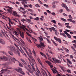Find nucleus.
<instances>
[{
	"mask_svg": "<svg viewBox=\"0 0 76 76\" xmlns=\"http://www.w3.org/2000/svg\"><path fill=\"white\" fill-rule=\"evenodd\" d=\"M6 68L7 69H12V68L10 66H7L6 67Z\"/></svg>",
	"mask_w": 76,
	"mask_h": 76,
	"instance_id": "31",
	"label": "nucleus"
},
{
	"mask_svg": "<svg viewBox=\"0 0 76 76\" xmlns=\"http://www.w3.org/2000/svg\"><path fill=\"white\" fill-rule=\"evenodd\" d=\"M1 72H10V71L7 69H2L1 70Z\"/></svg>",
	"mask_w": 76,
	"mask_h": 76,
	"instance_id": "18",
	"label": "nucleus"
},
{
	"mask_svg": "<svg viewBox=\"0 0 76 76\" xmlns=\"http://www.w3.org/2000/svg\"><path fill=\"white\" fill-rule=\"evenodd\" d=\"M10 51L14 52L15 51V47L13 46H11L10 47Z\"/></svg>",
	"mask_w": 76,
	"mask_h": 76,
	"instance_id": "8",
	"label": "nucleus"
},
{
	"mask_svg": "<svg viewBox=\"0 0 76 76\" xmlns=\"http://www.w3.org/2000/svg\"><path fill=\"white\" fill-rule=\"evenodd\" d=\"M65 26H68L69 25V23H65Z\"/></svg>",
	"mask_w": 76,
	"mask_h": 76,
	"instance_id": "63",
	"label": "nucleus"
},
{
	"mask_svg": "<svg viewBox=\"0 0 76 76\" xmlns=\"http://www.w3.org/2000/svg\"><path fill=\"white\" fill-rule=\"evenodd\" d=\"M52 30H53V31L54 32H58L57 30H56V28L53 27H52Z\"/></svg>",
	"mask_w": 76,
	"mask_h": 76,
	"instance_id": "24",
	"label": "nucleus"
},
{
	"mask_svg": "<svg viewBox=\"0 0 76 76\" xmlns=\"http://www.w3.org/2000/svg\"><path fill=\"white\" fill-rule=\"evenodd\" d=\"M61 19L62 20H63L64 22H66V20L64 18H61Z\"/></svg>",
	"mask_w": 76,
	"mask_h": 76,
	"instance_id": "32",
	"label": "nucleus"
},
{
	"mask_svg": "<svg viewBox=\"0 0 76 76\" xmlns=\"http://www.w3.org/2000/svg\"><path fill=\"white\" fill-rule=\"evenodd\" d=\"M26 34H27V35H28V36H29V37H32V36L30 34H29L28 33H26Z\"/></svg>",
	"mask_w": 76,
	"mask_h": 76,
	"instance_id": "49",
	"label": "nucleus"
},
{
	"mask_svg": "<svg viewBox=\"0 0 76 76\" xmlns=\"http://www.w3.org/2000/svg\"><path fill=\"white\" fill-rule=\"evenodd\" d=\"M60 35H62L64 37H65V38H67V36H66V35H65L63 33H60Z\"/></svg>",
	"mask_w": 76,
	"mask_h": 76,
	"instance_id": "23",
	"label": "nucleus"
},
{
	"mask_svg": "<svg viewBox=\"0 0 76 76\" xmlns=\"http://www.w3.org/2000/svg\"><path fill=\"white\" fill-rule=\"evenodd\" d=\"M14 45H15V46H16V47H17V48H18V50H19V51H21V50H20V49H19V47H20L19 46H18V45H16V44H15V43H14Z\"/></svg>",
	"mask_w": 76,
	"mask_h": 76,
	"instance_id": "22",
	"label": "nucleus"
},
{
	"mask_svg": "<svg viewBox=\"0 0 76 76\" xmlns=\"http://www.w3.org/2000/svg\"><path fill=\"white\" fill-rule=\"evenodd\" d=\"M27 20L28 23H30L31 22V20L29 19H27Z\"/></svg>",
	"mask_w": 76,
	"mask_h": 76,
	"instance_id": "36",
	"label": "nucleus"
},
{
	"mask_svg": "<svg viewBox=\"0 0 76 76\" xmlns=\"http://www.w3.org/2000/svg\"><path fill=\"white\" fill-rule=\"evenodd\" d=\"M72 43H76V40L72 41Z\"/></svg>",
	"mask_w": 76,
	"mask_h": 76,
	"instance_id": "64",
	"label": "nucleus"
},
{
	"mask_svg": "<svg viewBox=\"0 0 76 76\" xmlns=\"http://www.w3.org/2000/svg\"><path fill=\"white\" fill-rule=\"evenodd\" d=\"M17 32L19 34H20L21 37L22 38H24V34L23 33V32H22V33L21 31L18 30V31Z\"/></svg>",
	"mask_w": 76,
	"mask_h": 76,
	"instance_id": "2",
	"label": "nucleus"
},
{
	"mask_svg": "<svg viewBox=\"0 0 76 76\" xmlns=\"http://www.w3.org/2000/svg\"><path fill=\"white\" fill-rule=\"evenodd\" d=\"M51 22L53 23H54V24H56V20H51Z\"/></svg>",
	"mask_w": 76,
	"mask_h": 76,
	"instance_id": "40",
	"label": "nucleus"
},
{
	"mask_svg": "<svg viewBox=\"0 0 76 76\" xmlns=\"http://www.w3.org/2000/svg\"><path fill=\"white\" fill-rule=\"evenodd\" d=\"M47 12L48 13H51V11H50L49 10H46Z\"/></svg>",
	"mask_w": 76,
	"mask_h": 76,
	"instance_id": "53",
	"label": "nucleus"
},
{
	"mask_svg": "<svg viewBox=\"0 0 76 76\" xmlns=\"http://www.w3.org/2000/svg\"><path fill=\"white\" fill-rule=\"evenodd\" d=\"M38 1H39V3H40V4H42L43 3L40 0H38Z\"/></svg>",
	"mask_w": 76,
	"mask_h": 76,
	"instance_id": "52",
	"label": "nucleus"
},
{
	"mask_svg": "<svg viewBox=\"0 0 76 76\" xmlns=\"http://www.w3.org/2000/svg\"><path fill=\"white\" fill-rule=\"evenodd\" d=\"M51 15H53V16H55L56 15V13H55L54 12H52L51 13Z\"/></svg>",
	"mask_w": 76,
	"mask_h": 76,
	"instance_id": "59",
	"label": "nucleus"
},
{
	"mask_svg": "<svg viewBox=\"0 0 76 76\" xmlns=\"http://www.w3.org/2000/svg\"><path fill=\"white\" fill-rule=\"evenodd\" d=\"M17 14H18V13L16 12V11H14L12 12L13 15H14L15 16H16V15H17Z\"/></svg>",
	"mask_w": 76,
	"mask_h": 76,
	"instance_id": "21",
	"label": "nucleus"
},
{
	"mask_svg": "<svg viewBox=\"0 0 76 76\" xmlns=\"http://www.w3.org/2000/svg\"><path fill=\"white\" fill-rule=\"evenodd\" d=\"M67 66H68L69 67H72V68L73 67V66H71L70 65H69V64H68V63H67Z\"/></svg>",
	"mask_w": 76,
	"mask_h": 76,
	"instance_id": "46",
	"label": "nucleus"
},
{
	"mask_svg": "<svg viewBox=\"0 0 76 76\" xmlns=\"http://www.w3.org/2000/svg\"><path fill=\"white\" fill-rule=\"evenodd\" d=\"M5 60V61H7L8 60V58L7 57L5 56H3L2 57H1L0 56V60Z\"/></svg>",
	"mask_w": 76,
	"mask_h": 76,
	"instance_id": "5",
	"label": "nucleus"
},
{
	"mask_svg": "<svg viewBox=\"0 0 76 76\" xmlns=\"http://www.w3.org/2000/svg\"><path fill=\"white\" fill-rule=\"evenodd\" d=\"M27 69L28 71V72H30V73H31V74H33V72L32 71H31V70H30L28 69Z\"/></svg>",
	"mask_w": 76,
	"mask_h": 76,
	"instance_id": "25",
	"label": "nucleus"
},
{
	"mask_svg": "<svg viewBox=\"0 0 76 76\" xmlns=\"http://www.w3.org/2000/svg\"><path fill=\"white\" fill-rule=\"evenodd\" d=\"M69 19H72V16H71V15H69Z\"/></svg>",
	"mask_w": 76,
	"mask_h": 76,
	"instance_id": "55",
	"label": "nucleus"
},
{
	"mask_svg": "<svg viewBox=\"0 0 76 76\" xmlns=\"http://www.w3.org/2000/svg\"><path fill=\"white\" fill-rule=\"evenodd\" d=\"M52 59L55 63H61V61L56 59V58H52Z\"/></svg>",
	"mask_w": 76,
	"mask_h": 76,
	"instance_id": "3",
	"label": "nucleus"
},
{
	"mask_svg": "<svg viewBox=\"0 0 76 76\" xmlns=\"http://www.w3.org/2000/svg\"><path fill=\"white\" fill-rule=\"evenodd\" d=\"M2 53H3V54H5V55H6V56H7V57H9V56H8V55H7V53H6V52H5L4 51H3L2 52Z\"/></svg>",
	"mask_w": 76,
	"mask_h": 76,
	"instance_id": "37",
	"label": "nucleus"
},
{
	"mask_svg": "<svg viewBox=\"0 0 76 76\" xmlns=\"http://www.w3.org/2000/svg\"><path fill=\"white\" fill-rule=\"evenodd\" d=\"M67 61H68V63H69V64H72V62H71V61H70V60H69V59H67Z\"/></svg>",
	"mask_w": 76,
	"mask_h": 76,
	"instance_id": "39",
	"label": "nucleus"
},
{
	"mask_svg": "<svg viewBox=\"0 0 76 76\" xmlns=\"http://www.w3.org/2000/svg\"><path fill=\"white\" fill-rule=\"evenodd\" d=\"M20 48V49L21 50H22V51L21 50L20 51L21 52V53H22V54L23 55L25 56V57H27V56H26V54H25V53L24 52H23V50H22V48H21V47H19Z\"/></svg>",
	"mask_w": 76,
	"mask_h": 76,
	"instance_id": "12",
	"label": "nucleus"
},
{
	"mask_svg": "<svg viewBox=\"0 0 76 76\" xmlns=\"http://www.w3.org/2000/svg\"><path fill=\"white\" fill-rule=\"evenodd\" d=\"M9 21V23H8V24L9 25V26H10V27H11V25L10 24V23H11V22H12V21L11 20Z\"/></svg>",
	"mask_w": 76,
	"mask_h": 76,
	"instance_id": "41",
	"label": "nucleus"
},
{
	"mask_svg": "<svg viewBox=\"0 0 76 76\" xmlns=\"http://www.w3.org/2000/svg\"><path fill=\"white\" fill-rule=\"evenodd\" d=\"M44 6H45L47 8H48V6L46 4H44Z\"/></svg>",
	"mask_w": 76,
	"mask_h": 76,
	"instance_id": "48",
	"label": "nucleus"
},
{
	"mask_svg": "<svg viewBox=\"0 0 76 76\" xmlns=\"http://www.w3.org/2000/svg\"><path fill=\"white\" fill-rule=\"evenodd\" d=\"M28 0H22V1H23V2H22V3L23 4H27V2L26 1H28Z\"/></svg>",
	"mask_w": 76,
	"mask_h": 76,
	"instance_id": "15",
	"label": "nucleus"
},
{
	"mask_svg": "<svg viewBox=\"0 0 76 76\" xmlns=\"http://www.w3.org/2000/svg\"><path fill=\"white\" fill-rule=\"evenodd\" d=\"M20 28H25V29L26 30V31H29V30H28V29L26 28H25V26L24 25H22V26H20Z\"/></svg>",
	"mask_w": 76,
	"mask_h": 76,
	"instance_id": "16",
	"label": "nucleus"
},
{
	"mask_svg": "<svg viewBox=\"0 0 76 76\" xmlns=\"http://www.w3.org/2000/svg\"><path fill=\"white\" fill-rule=\"evenodd\" d=\"M8 53L10 54V55H11V56H13L14 55L13 53L10 51H8Z\"/></svg>",
	"mask_w": 76,
	"mask_h": 76,
	"instance_id": "28",
	"label": "nucleus"
},
{
	"mask_svg": "<svg viewBox=\"0 0 76 76\" xmlns=\"http://www.w3.org/2000/svg\"><path fill=\"white\" fill-rule=\"evenodd\" d=\"M35 6L37 7H40V6L38 5V4H37L35 5Z\"/></svg>",
	"mask_w": 76,
	"mask_h": 76,
	"instance_id": "47",
	"label": "nucleus"
},
{
	"mask_svg": "<svg viewBox=\"0 0 76 76\" xmlns=\"http://www.w3.org/2000/svg\"><path fill=\"white\" fill-rule=\"evenodd\" d=\"M0 43L2 45H4L5 44V42L3 41V40L1 38H0Z\"/></svg>",
	"mask_w": 76,
	"mask_h": 76,
	"instance_id": "11",
	"label": "nucleus"
},
{
	"mask_svg": "<svg viewBox=\"0 0 76 76\" xmlns=\"http://www.w3.org/2000/svg\"><path fill=\"white\" fill-rule=\"evenodd\" d=\"M19 64L20 66V67H23V65H22V64H21V63H19Z\"/></svg>",
	"mask_w": 76,
	"mask_h": 76,
	"instance_id": "50",
	"label": "nucleus"
},
{
	"mask_svg": "<svg viewBox=\"0 0 76 76\" xmlns=\"http://www.w3.org/2000/svg\"><path fill=\"white\" fill-rule=\"evenodd\" d=\"M21 60L22 61V62H23V63H24V64L26 65H27V64L26 63V62L25 61V60H23V59H21Z\"/></svg>",
	"mask_w": 76,
	"mask_h": 76,
	"instance_id": "20",
	"label": "nucleus"
},
{
	"mask_svg": "<svg viewBox=\"0 0 76 76\" xmlns=\"http://www.w3.org/2000/svg\"><path fill=\"white\" fill-rule=\"evenodd\" d=\"M34 44L38 47V48H39V47L40 48H42L43 47H45V45H44V43H43L42 42L40 43V45H38L36 43L34 42Z\"/></svg>",
	"mask_w": 76,
	"mask_h": 76,
	"instance_id": "1",
	"label": "nucleus"
},
{
	"mask_svg": "<svg viewBox=\"0 0 76 76\" xmlns=\"http://www.w3.org/2000/svg\"><path fill=\"white\" fill-rule=\"evenodd\" d=\"M22 70V68H20L18 69H16V71L18 72H20Z\"/></svg>",
	"mask_w": 76,
	"mask_h": 76,
	"instance_id": "17",
	"label": "nucleus"
},
{
	"mask_svg": "<svg viewBox=\"0 0 76 76\" xmlns=\"http://www.w3.org/2000/svg\"><path fill=\"white\" fill-rule=\"evenodd\" d=\"M34 20H39V18L37 17L36 18H34Z\"/></svg>",
	"mask_w": 76,
	"mask_h": 76,
	"instance_id": "43",
	"label": "nucleus"
},
{
	"mask_svg": "<svg viewBox=\"0 0 76 76\" xmlns=\"http://www.w3.org/2000/svg\"><path fill=\"white\" fill-rule=\"evenodd\" d=\"M23 49H24V50L25 51H26V53H27V54L28 55V56L30 55V54H31V55H32V53H31V50H30L29 51V52H30L29 53H28V52H27V51L26 50V48H25L23 47Z\"/></svg>",
	"mask_w": 76,
	"mask_h": 76,
	"instance_id": "7",
	"label": "nucleus"
},
{
	"mask_svg": "<svg viewBox=\"0 0 76 76\" xmlns=\"http://www.w3.org/2000/svg\"><path fill=\"white\" fill-rule=\"evenodd\" d=\"M66 35H67V37L69 38H72L71 36H70L69 33L67 34Z\"/></svg>",
	"mask_w": 76,
	"mask_h": 76,
	"instance_id": "34",
	"label": "nucleus"
},
{
	"mask_svg": "<svg viewBox=\"0 0 76 76\" xmlns=\"http://www.w3.org/2000/svg\"><path fill=\"white\" fill-rule=\"evenodd\" d=\"M21 21H25L26 22V20L25 19L23 18V19H21Z\"/></svg>",
	"mask_w": 76,
	"mask_h": 76,
	"instance_id": "58",
	"label": "nucleus"
},
{
	"mask_svg": "<svg viewBox=\"0 0 76 76\" xmlns=\"http://www.w3.org/2000/svg\"><path fill=\"white\" fill-rule=\"evenodd\" d=\"M39 39L40 40V41L39 40V41L40 42H41L42 41H43V39L42 38H41L40 37H39Z\"/></svg>",
	"mask_w": 76,
	"mask_h": 76,
	"instance_id": "33",
	"label": "nucleus"
},
{
	"mask_svg": "<svg viewBox=\"0 0 76 76\" xmlns=\"http://www.w3.org/2000/svg\"><path fill=\"white\" fill-rule=\"evenodd\" d=\"M31 55H32L30 54L28 56L29 58H31V60H32V61H34V63H35V60L32 57V56H31Z\"/></svg>",
	"mask_w": 76,
	"mask_h": 76,
	"instance_id": "13",
	"label": "nucleus"
},
{
	"mask_svg": "<svg viewBox=\"0 0 76 76\" xmlns=\"http://www.w3.org/2000/svg\"><path fill=\"white\" fill-rule=\"evenodd\" d=\"M67 20L68 21H69V22H72V19H68Z\"/></svg>",
	"mask_w": 76,
	"mask_h": 76,
	"instance_id": "56",
	"label": "nucleus"
},
{
	"mask_svg": "<svg viewBox=\"0 0 76 76\" xmlns=\"http://www.w3.org/2000/svg\"><path fill=\"white\" fill-rule=\"evenodd\" d=\"M30 66H31L33 68V70H34V71H36L35 69V68H34V66L32 65V64H30Z\"/></svg>",
	"mask_w": 76,
	"mask_h": 76,
	"instance_id": "29",
	"label": "nucleus"
},
{
	"mask_svg": "<svg viewBox=\"0 0 76 76\" xmlns=\"http://www.w3.org/2000/svg\"><path fill=\"white\" fill-rule=\"evenodd\" d=\"M20 73H21V74H22V75H25V73H24V72H23V71H21Z\"/></svg>",
	"mask_w": 76,
	"mask_h": 76,
	"instance_id": "57",
	"label": "nucleus"
},
{
	"mask_svg": "<svg viewBox=\"0 0 76 76\" xmlns=\"http://www.w3.org/2000/svg\"><path fill=\"white\" fill-rule=\"evenodd\" d=\"M20 9L23 11L25 10V9L24 8H22V7H20Z\"/></svg>",
	"mask_w": 76,
	"mask_h": 76,
	"instance_id": "60",
	"label": "nucleus"
},
{
	"mask_svg": "<svg viewBox=\"0 0 76 76\" xmlns=\"http://www.w3.org/2000/svg\"><path fill=\"white\" fill-rule=\"evenodd\" d=\"M64 50L66 51V53H69V50L67 48L64 49Z\"/></svg>",
	"mask_w": 76,
	"mask_h": 76,
	"instance_id": "38",
	"label": "nucleus"
},
{
	"mask_svg": "<svg viewBox=\"0 0 76 76\" xmlns=\"http://www.w3.org/2000/svg\"><path fill=\"white\" fill-rule=\"evenodd\" d=\"M46 40H47L48 42V43L49 44H51V42H50V41L49 39H48V38H46Z\"/></svg>",
	"mask_w": 76,
	"mask_h": 76,
	"instance_id": "42",
	"label": "nucleus"
},
{
	"mask_svg": "<svg viewBox=\"0 0 76 76\" xmlns=\"http://www.w3.org/2000/svg\"><path fill=\"white\" fill-rule=\"evenodd\" d=\"M67 72L68 73H71V72L70 71V70L69 69H68L67 70Z\"/></svg>",
	"mask_w": 76,
	"mask_h": 76,
	"instance_id": "51",
	"label": "nucleus"
},
{
	"mask_svg": "<svg viewBox=\"0 0 76 76\" xmlns=\"http://www.w3.org/2000/svg\"><path fill=\"white\" fill-rule=\"evenodd\" d=\"M52 70L53 72V73H56V70H55V69H51Z\"/></svg>",
	"mask_w": 76,
	"mask_h": 76,
	"instance_id": "44",
	"label": "nucleus"
},
{
	"mask_svg": "<svg viewBox=\"0 0 76 76\" xmlns=\"http://www.w3.org/2000/svg\"><path fill=\"white\" fill-rule=\"evenodd\" d=\"M54 39L56 41H58L59 43H61V40L60 39L57 38L56 37H54Z\"/></svg>",
	"mask_w": 76,
	"mask_h": 76,
	"instance_id": "9",
	"label": "nucleus"
},
{
	"mask_svg": "<svg viewBox=\"0 0 76 76\" xmlns=\"http://www.w3.org/2000/svg\"><path fill=\"white\" fill-rule=\"evenodd\" d=\"M11 36L12 37V38L15 41H16L18 43H19V40L18 39L15 37V36L12 34H11Z\"/></svg>",
	"mask_w": 76,
	"mask_h": 76,
	"instance_id": "6",
	"label": "nucleus"
},
{
	"mask_svg": "<svg viewBox=\"0 0 76 76\" xmlns=\"http://www.w3.org/2000/svg\"><path fill=\"white\" fill-rule=\"evenodd\" d=\"M66 28H71V27H70V26H69V25L68 26H66Z\"/></svg>",
	"mask_w": 76,
	"mask_h": 76,
	"instance_id": "61",
	"label": "nucleus"
},
{
	"mask_svg": "<svg viewBox=\"0 0 76 76\" xmlns=\"http://www.w3.org/2000/svg\"><path fill=\"white\" fill-rule=\"evenodd\" d=\"M12 9H13L12 8H10V9L7 10L8 12H9V13H10L11 15L12 13Z\"/></svg>",
	"mask_w": 76,
	"mask_h": 76,
	"instance_id": "14",
	"label": "nucleus"
},
{
	"mask_svg": "<svg viewBox=\"0 0 76 76\" xmlns=\"http://www.w3.org/2000/svg\"><path fill=\"white\" fill-rule=\"evenodd\" d=\"M14 34L15 35H16L17 37H18V36L19 35V34H18V33H17V32H16V31H15Z\"/></svg>",
	"mask_w": 76,
	"mask_h": 76,
	"instance_id": "35",
	"label": "nucleus"
},
{
	"mask_svg": "<svg viewBox=\"0 0 76 76\" xmlns=\"http://www.w3.org/2000/svg\"><path fill=\"white\" fill-rule=\"evenodd\" d=\"M32 53H33L34 56H35V57H37V54H36L35 51V50L34 49H33Z\"/></svg>",
	"mask_w": 76,
	"mask_h": 76,
	"instance_id": "19",
	"label": "nucleus"
},
{
	"mask_svg": "<svg viewBox=\"0 0 76 76\" xmlns=\"http://www.w3.org/2000/svg\"><path fill=\"white\" fill-rule=\"evenodd\" d=\"M28 11H29V12H32V13L34 12V11L31 9H28Z\"/></svg>",
	"mask_w": 76,
	"mask_h": 76,
	"instance_id": "45",
	"label": "nucleus"
},
{
	"mask_svg": "<svg viewBox=\"0 0 76 76\" xmlns=\"http://www.w3.org/2000/svg\"><path fill=\"white\" fill-rule=\"evenodd\" d=\"M45 61L46 63H47V64H49V65L50 66V67H51V68L53 67V66L51 65V63L49 61Z\"/></svg>",
	"mask_w": 76,
	"mask_h": 76,
	"instance_id": "10",
	"label": "nucleus"
},
{
	"mask_svg": "<svg viewBox=\"0 0 76 76\" xmlns=\"http://www.w3.org/2000/svg\"><path fill=\"white\" fill-rule=\"evenodd\" d=\"M64 34H66V35H67L69 34V33H67V31H64Z\"/></svg>",
	"mask_w": 76,
	"mask_h": 76,
	"instance_id": "54",
	"label": "nucleus"
},
{
	"mask_svg": "<svg viewBox=\"0 0 76 76\" xmlns=\"http://www.w3.org/2000/svg\"><path fill=\"white\" fill-rule=\"evenodd\" d=\"M73 45L74 46V48H76V44H73Z\"/></svg>",
	"mask_w": 76,
	"mask_h": 76,
	"instance_id": "62",
	"label": "nucleus"
},
{
	"mask_svg": "<svg viewBox=\"0 0 76 76\" xmlns=\"http://www.w3.org/2000/svg\"><path fill=\"white\" fill-rule=\"evenodd\" d=\"M36 69H37V72L39 73V74H41V72H40V71H39V69H38V67L36 66Z\"/></svg>",
	"mask_w": 76,
	"mask_h": 76,
	"instance_id": "27",
	"label": "nucleus"
},
{
	"mask_svg": "<svg viewBox=\"0 0 76 76\" xmlns=\"http://www.w3.org/2000/svg\"><path fill=\"white\" fill-rule=\"evenodd\" d=\"M61 6L63 7H64L67 11H69V9L68 8V7L66 6V5L64 4H62Z\"/></svg>",
	"mask_w": 76,
	"mask_h": 76,
	"instance_id": "4",
	"label": "nucleus"
},
{
	"mask_svg": "<svg viewBox=\"0 0 76 76\" xmlns=\"http://www.w3.org/2000/svg\"><path fill=\"white\" fill-rule=\"evenodd\" d=\"M31 38L32 39H33V40L34 41V42H35H35H37V39L34 38V37H32Z\"/></svg>",
	"mask_w": 76,
	"mask_h": 76,
	"instance_id": "30",
	"label": "nucleus"
},
{
	"mask_svg": "<svg viewBox=\"0 0 76 76\" xmlns=\"http://www.w3.org/2000/svg\"><path fill=\"white\" fill-rule=\"evenodd\" d=\"M59 67L61 68V70L63 71V72H65V71H64V67H62L61 66L59 65Z\"/></svg>",
	"mask_w": 76,
	"mask_h": 76,
	"instance_id": "26",
	"label": "nucleus"
}]
</instances>
